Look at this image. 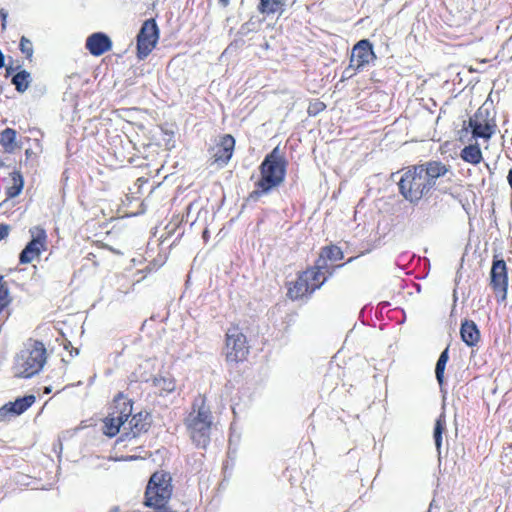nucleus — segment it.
Wrapping results in <instances>:
<instances>
[{
    "mask_svg": "<svg viewBox=\"0 0 512 512\" xmlns=\"http://www.w3.org/2000/svg\"><path fill=\"white\" fill-rule=\"evenodd\" d=\"M134 459H136V457H135V456H130V457H127V458H126V460H134Z\"/></svg>",
    "mask_w": 512,
    "mask_h": 512,
    "instance_id": "41",
    "label": "nucleus"
},
{
    "mask_svg": "<svg viewBox=\"0 0 512 512\" xmlns=\"http://www.w3.org/2000/svg\"><path fill=\"white\" fill-rule=\"evenodd\" d=\"M375 59L376 55L371 42L367 39L360 40L352 49L350 64L346 71L349 69L361 71L373 63Z\"/></svg>",
    "mask_w": 512,
    "mask_h": 512,
    "instance_id": "11",
    "label": "nucleus"
},
{
    "mask_svg": "<svg viewBox=\"0 0 512 512\" xmlns=\"http://www.w3.org/2000/svg\"><path fill=\"white\" fill-rule=\"evenodd\" d=\"M507 180H508V183L512 189V170L509 171L508 173V176H507Z\"/></svg>",
    "mask_w": 512,
    "mask_h": 512,
    "instance_id": "36",
    "label": "nucleus"
},
{
    "mask_svg": "<svg viewBox=\"0 0 512 512\" xmlns=\"http://www.w3.org/2000/svg\"><path fill=\"white\" fill-rule=\"evenodd\" d=\"M461 158L471 164H479L482 160V152L478 145H469L461 151Z\"/></svg>",
    "mask_w": 512,
    "mask_h": 512,
    "instance_id": "22",
    "label": "nucleus"
},
{
    "mask_svg": "<svg viewBox=\"0 0 512 512\" xmlns=\"http://www.w3.org/2000/svg\"><path fill=\"white\" fill-rule=\"evenodd\" d=\"M17 133L12 128L4 129L0 134V144L4 148L5 152L13 153L18 147L16 143Z\"/></svg>",
    "mask_w": 512,
    "mask_h": 512,
    "instance_id": "20",
    "label": "nucleus"
},
{
    "mask_svg": "<svg viewBox=\"0 0 512 512\" xmlns=\"http://www.w3.org/2000/svg\"><path fill=\"white\" fill-rule=\"evenodd\" d=\"M287 161L279 148H274L260 165L261 179L251 197L258 198L279 186L285 178Z\"/></svg>",
    "mask_w": 512,
    "mask_h": 512,
    "instance_id": "2",
    "label": "nucleus"
},
{
    "mask_svg": "<svg viewBox=\"0 0 512 512\" xmlns=\"http://www.w3.org/2000/svg\"><path fill=\"white\" fill-rule=\"evenodd\" d=\"M5 66V57L2 51L0 50V68H3Z\"/></svg>",
    "mask_w": 512,
    "mask_h": 512,
    "instance_id": "35",
    "label": "nucleus"
},
{
    "mask_svg": "<svg viewBox=\"0 0 512 512\" xmlns=\"http://www.w3.org/2000/svg\"><path fill=\"white\" fill-rule=\"evenodd\" d=\"M159 39V29L154 19L144 21L137 35V52L140 59L146 58L155 48Z\"/></svg>",
    "mask_w": 512,
    "mask_h": 512,
    "instance_id": "9",
    "label": "nucleus"
},
{
    "mask_svg": "<svg viewBox=\"0 0 512 512\" xmlns=\"http://www.w3.org/2000/svg\"><path fill=\"white\" fill-rule=\"evenodd\" d=\"M283 5L281 3H274L272 0H260L258 5V11L262 14H274L277 11V7Z\"/></svg>",
    "mask_w": 512,
    "mask_h": 512,
    "instance_id": "28",
    "label": "nucleus"
},
{
    "mask_svg": "<svg viewBox=\"0 0 512 512\" xmlns=\"http://www.w3.org/2000/svg\"><path fill=\"white\" fill-rule=\"evenodd\" d=\"M185 425L196 446L206 448L210 442L212 416L210 409L204 404V399L195 400L192 410L185 420Z\"/></svg>",
    "mask_w": 512,
    "mask_h": 512,
    "instance_id": "4",
    "label": "nucleus"
},
{
    "mask_svg": "<svg viewBox=\"0 0 512 512\" xmlns=\"http://www.w3.org/2000/svg\"><path fill=\"white\" fill-rule=\"evenodd\" d=\"M9 228L6 225L0 224V240L8 235Z\"/></svg>",
    "mask_w": 512,
    "mask_h": 512,
    "instance_id": "32",
    "label": "nucleus"
},
{
    "mask_svg": "<svg viewBox=\"0 0 512 512\" xmlns=\"http://www.w3.org/2000/svg\"><path fill=\"white\" fill-rule=\"evenodd\" d=\"M20 50L23 54H25L27 57H31L33 54V46L32 42L27 39L26 37L22 36L20 40Z\"/></svg>",
    "mask_w": 512,
    "mask_h": 512,
    "instance_id": "31",
    "label": "nucleus"
},
{
    "mask_svg": "<svg viewBox=\"0 0 512 512\" xmlns=\"http://www.w3.org/2000/svg\"><path fill=\"white\" fill-rule=\"evenodd\" d=\"M154 386L162 393H171L175 390V381L171 376H158L153 379Z\"/></svg>",
    "mask_w": 512,
    "mask_h": 512,
    "instance_id": "23",
    "label": "nucleus"
},
{
    "mask_svg": "<svg viewBox=\"0 0 512 512\" xmlns=\"http://www.w3.org/2000/svg\"><path fill=\"white\" fill-rule=\"evenodd\" d=\"M30 80V73L25 70L18 72L12 77V83L18 92L26 91L30 85Z\"/></svg>",
    "mask_w": 512,
    "mask_h": 512,
    "instance_id": "25",
    "label": "nucleus"
},
{
    "mask_svg": "<svg viewBox=\"0 0 512 512\" xmlns=\"http://www.w3.org/2000/svg\"><path fill=\"white\" fill-rule=\"evenodd\" d=\"M328 261L329 260L320 252L319 257L315 261V265L312 268L323 271L328 276H331L333 274V270H331L330 267L328 266Z\"/></svg>",
    "mask_w": 512,
    "mask_h": 512,
    "instance_id": "30",
    "label": "nucleus"
},
{
    "mask_svg": "<svg viewBox=\"0 0 512 512\" xmlns=\"http://www.w3.org/2000/svg\"><path fill=\"white\" fill-rule=\"evenodd\" d=\"M10 302L9 290L3 276H0V311L4 309Z\"/></svg>",
    "mask_w": 512,
    "mask_h": 512,
    "instance_id": "29",
    "label": "nucleus"
},
{
    "mask_svg": "<svg viewBox=\"0 0 512 512\" xmlns=\"http://www.w3.org/2000/svg\"><path fill=\"white\" fill-rule=\"evenodd\" d=\"M109 512H120L118 507H113Z\"/></svg>",
    "mask_w": 512,
    "mask_h": 512,
    "instance_id": "40",
    "label": "nucleus"
},
{
    "mask_svg": "<svg viewBox=\"0 0 512 512\" xmlns=\"http://www.w3.org/2000/svg\"><path fill=\"white\" fill-rule=\"evenodd\" d=\"M132 413V402L122 393L118 394L111 407V412L104 420L103 432L109 437L115 436L120 427L123 426L126 429L125 423Z\"/></svg>",
    "mask_w": 512,
    "mask_h": 512,
    "instance_id": "6",
    "label": "nucleus"
},
{
    "mask_svg": "<svg viewBox=\"0 0 512 512\" xmlns=\"http://www.w3.org/2000/svg\"><path fill=\"white\" fill-rule=\"evenodd\" d=\"M13 71V68L12 67H7L6 68V72H7V75L11 74Z\"/></svg>",
    "mask_w": 512,
    "mask_h": 512,
    "instance_id": "39",
    "label": "nucleus"
},
{
    "mask_svg": "<svg viewBox=\"0 0 512 512\" xmlns=\"http://www.w3.org/2000/svg\"><path fill=\"white\" fill-rule=\"evenodd\" d=\"M235 146V140L231 135H225L221 138L219 144L213 148V162L219 166H224L231 159Z\"/></svg>",
    "mask_w": 512,
    "mask_h": 512,
    "instance_id": "13",
    "label": "nucleus"
},
{
    "mask_svg": "<svg viewBox=\"0 0 512 512\" xmlns=\"http://www.w3.org/2000/svg\"><path fill=\"white\" fill-rule=\"evenodd\" d=\"M448 359H449L448 348H446L440 354L438 361L436 363V367H435L436 379L440 385H442L444 383V371H445V367H446Z\"/></svg>",
    "mask_w": 512,
    "mask_h": 512,
    "instance_id": "26",
    "label": "nucleus"
},
{
    "mask_svg": "<svg viewBox=\"0 0 512 512\" xmlns=\"http://www.w3.org/2000/svg\"><path fill=\"white\" fill-rule=\"evenodd\" d=\"M446 430V418L444 414L439 415L436 419L433 437L435 441L436 448L438 452H440V448L442 445V434Z\"/></svg>",
    "mask_w": 512,
    "mask_h": 512,
    "instance_id": "24",
    "label": "nucleus"
},
{
    "mask_svg": "<svg viewBox=\"0 0 512 512\" xmlns=\"http://www.w3.org/2000/svg\"><path fill=\"white\" fill-rule=\"evenodd\" d=\"M24 186L23 176L20 172L14 171L11 173V185L7 187L6 196L7 198L17 197Z\"/></svg>",
    "mask_w": 512,
    "mask_h": 512,
    "instance_id": "21",
    "label": "nucleus"
},
{
    "mask_svg": "<svg viewBox=\"0 0 512 512\" xmlns=\"http://www.w3.org/2000/svg\"><path fill=\"white\" fill-rule=\"evenodd\" d=\"M321 253L325 256L329 261L335 262L341 260L343 258L342 250L335 245L325 246L321 249Z\"/></svg>",
    "mask_w": 512,
    "mask_h": 512,
    "instance_id": "27",
    "label": "nucleus"
},
{
    "mask_svg": "<svg viewBox=\"0 0 512 512\" xmlns=\"http://www.w3.org/2000/svg\"><path fill=\"white\" fill-rule=\"evenodd\" d=\"M35 402L34 395H27L16 399L14 402L6 403L0 408V419H6L10 416H18L24 413Z\"/></svg>",
    "mask_w": 512,
    "mask_h": 512,
    "instance_id": "14",
    "label": "nucleus"
},
{
    "mask_svg": "<svg viewBox=\"0 0 512 512\" xmlns=\"http://www.w3.org/2000/svg\"><path fill=\"white\" fill-rule=\"evenodd\" d=\"M469 127L474 138L490 139L496 131L494 116L490 110L481 106L469 119Z\"/></svg>",
    "mask_w": 512,
    "mask_h": 512,
    "instance_id": "7",
    "label": "nucleus"
},
{
    "mask_svg": "<svg viewBox=\"0 0 512 512\" xmlns=\"http://www.w3.org/2000/svg\"><path fill=\"white\" fill-rule=\"evenodd\" d=\"M449 172V166L441 161H427L406 168L399 182V192L413 205L428 199L437 188L439 181Z\"/></svg>",
    "mask_w": 512,
    "mask_h": 512,
    "instance_id": "1",
    "label": "nucleus"
},
{
    "mask_svg": "<svg viewBox=\"0 0 512 512\" xmlns=\"http://www.w3.org/2000/svg\"><path fill=\"white\" fill-rule=\"evenodd\" d=\"M85 47L93 56H101L111 50L112 41L105 33L96 32L86 39Z\"/></svg>",
    "mask_w": 512,
    "mask_h": 512,
    "instance_id": "15",
    "label": "nucleus"
},
{
    "mask_svg": "<svg viewBox=\"0 0 512 512\" xmlns=\"http://www.w3.org/2000/svg\"><path fill=\"white\" fill-rule=\"evenodd\" d=\"M172 478L169 473L157 471L149 479L145 491V505L153 508H163L172 495Z\"/></svg>",
    "mask_w": 512,
    "mask_h": 512,
    "instance_id": "5",
    "label": "nucleus"
},
{
    "mask_svg": "<svg viewBox=\"0 0 512 512\" xmlns=\"http://www.w3.org/2000/svg\"><path fill=\"white\" fill-rule=\"evenodd\" d=\"M314 291L312 290L309 282L304 277L303 273L298 277V279L293 283L292 286L288 289V296L292 300L300 299L306 295L312 294Z\"/></svg>",
    "mask_w": 512,
    "mask_h": 512,
    "instance_id": "18",
    "label": "nucleus"
},
{
    "mask_svg": "<svg viewBox=\"0 0 512 512\" xmlns=\"http://www.w3.org/2000/svg\"><path fill=\"white\" fill-rule=\"evenodd\" d=\"M33 155H34V152L31 149L25 150L26 161H28Z\"/></svg>",
    "mask_w": 512,
    "mask_h": 512,
    "instance_id": "34",
    "label": "nucleus"
},
{
    "mask_svg": "<svg viewBox=\"0 0 512 512\" xmlns=\"http://www.w3.org/2000/svg\"><path fill=\"white\" fill-rule=\"evenodd\" d=\"M460 335L462 341L469 347L476 346L480 341V331L472 320H464L461 324Z\"/></svg>",
    "mask_w": 512,
    "mask_h": 512,
    "instance_id": "17",
    "label": "nucleus"
},
{
    "mask_svg": "<svg viewBox=\"0 0 512 512\" xmlns=\"http://www.w3.org/2000/svg\"><path fill=\"white\" fill-rule=\"evenodd\" d=\"M304 277L309 282L313 291L320 288L330 277L325 272L316 270L314 268L307 269L303 272Z\"/></svg>",
    "mask_w": 512,
    "mask_h": 512,
    "instance_id": "19",
    "label": "nucleus"
},
{
    "mask_svg": "<svg viewBox=\"0 0 512 512\" xmlns=\"http://www.w3.org/2000/svg\"><path fill=\"white\" fill-rule=\"evenodd\" d=\"M230 0H220V3L223 5V6H227L229 4Z\"/></svg>",
    "mask_w": 512,
    "mask_h": 512,
    "instance_id": "38",
    "label": "nucleus"
},
{
    "mask_svg": "<svg viewBox=\"0 0 512 512\" xmlns=\"http://www.w3.org/2000/svg\"><path fill=\"white\" fill-rule=\"evenodd\" d=\"M51 391H52L51 386H46V387L44 388V393H45V394H49V393H51Z\"/></svg>",
    "mask_w": 512,
    "mask_h": 512,
    "instance_id": "37",
    "label": "nucleus"
},
{
    "mask_svg": "<svg viewBox=\"0 0 512 512\" xmlns=\"http://www.w3.org/2000/svg\"><path fill=\"white\" fill-rule=\"evenodd\" d=\"M491 285L496 295L505 300L507 296L508 276L504 260H494L491 268Z\"/></svg>",
    "mask_w": 512,
    "mask_h": 512,
    "instance_id": "12",
    "label": "nucleus"
},
{
    "mask_svg": "<svg viewBox=\"0 0 512 512\" xmlns=\"http://www.w3.org/2000/svg\"><path fill=\"white\" fill-rule=\"evenodd\" d=\"M30 233L32 239L19 255V262L21 264L31 263L47 248V234L43 228L33 227L30 229Z\"/></svg>",
    "mask_w": 512,
    "mask_h": 512,
    "instance_id": "10",
    "label": "nucleus"
},
{
    "mask_svg": "<svg viewBox=\"0 0 512 512\" xmlns=\"http://www.w3.org/2000/svg\"><path fill=\"white\" fill-rule=\"evenodd\" d=\"M7 15H8L7 11H5L4 9L0 10V17L3 22L6 21ZM2 26L5 27V23H2Z\"/></svg>",
    "mask_w": 512,
    "mask_h": 512,
    "instance_id": "33",
    "label": "nucleus"
},
{
    "mask_svg": "<svg viewBox=\"0 0 512 512\" xmlns=\"http://www.w3.org/2000/svg\"><path fill=\"white\" fill-rule=\"evenodd\" d=\"M148 414L138 413L132 416L129 420V431L122 434L119 438V441H124L126 439H134L141 432L147 431L149 427V422L147 421Z\"/></svg>",
    "mask_w": 512,
    "mask_h": 512,
    "instance_id": "16",
    "label": "nucleus"
},
{
    "mask_svg": "<svg viewBox=\"0 0 512 512\" xmlns=\"http://www.w3.org/2000/svg\"><path fill=\"white\" fill-rule=\"evenodd\" d=\"M249 352L246 336L237 328L232 327L226 333L225 354L229 362L243 361Z\"/></svg>",
    "mask_w": 512,
    "mask_h": 512,
    "instance_id": "8",
    "label": "nucleus"
},
{
    "mask_svg": "<svg viewBox=\"0 0 512 512\" xmlns=\"http://www.w3.org/2000/svg\"><path fill=\"white\" fill-rule=\"evenodd\" d=\"M46 360L47 353L44 344L39 341H29L15 357L14 376L31 378L43 369Z\"/></svg>",
    "mask_w": 512,
    "mask_h": 512,
    "instance_id": "3",
    "label": "nucleus"
}]
</instances>
